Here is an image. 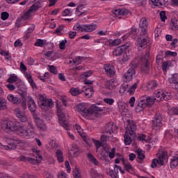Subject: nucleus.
<instances>
[{"label":"nucleus","mask_w":178,"mask_h":178,"mask_svg":"<svg viewBox=\"0 0 178 178\" xmlns=\"http://www.w3.org/2000/svg\"><path fill=\"white\" fill-rule=\"evenodd\" d=\"M1 127L6 133H10V131H15V133L22 137V138H33L35 134V128L33 122L28 121V127L24 128L18 122H13V121L4 120L1 122Z\"/></svg>","instance_id":"1"},{"label":"nucleus","mask_w":178,"mask_h":178,"mask_svg":"<svg viewBox=\"0 0 178 178\" xmlns=\"http://www.w3.org/2000/svg\"><path fill=\"white\" fill-rule=\"evenodd\" d=\"M93 143L96 147V152H98V149L102 147L99 154L103 158V161L106 165H109L111 163L110 159H112V148L108 145H104L100 140H93Z\"/></svg>","instance_id":"2"},{"label":"nucleus","mask_w":178,"mask_h":178,"mask_svg":"<svg viewBox=\"0 0 178 178\" xmlns=\"http://www.w3.org/2000/svg\"><path fill=\"white\" fill-rule=\"evenodd\" d=\"M76 111L81 113L83 118H87V117L90 116V115L98 113L99 112H102L104 109L95 104H93L90 108H88L87 104L82 103L76 106Z\"/></svg>","instance_id":"3"},{"label":"nucleus","mask_w":178,"mask_h":178,"mask_svg":"<svg viewBox=\"0 0 178 178\" xmlns=\"http://www.w3.org/2000/svg\"><path fill=\"white\" fill-rule=\"evenodd\" d=\"M149 58V53L146 52V54L143 56L142 55L138 56L135 58L131 62V66L132 69H136L138 66L142 65L141 69L143 72H147L149 70V63H148V59Z\"/></svg>","instance_id":"4"},{"label":"nucleus","mask_w":178,"mask_h":178,"mask_svg":"<svg viewBox=\"0 0 178 178\" xmlns=\"http://www.w3.org/2000/svg\"><path fill=\"white\" fill-rule=\"evenodd\" d=\"M154 97L149 96H143L138 100L136 101L135 111L137 113L143 112L147 106H152L155 104Z\"/></svg>","instance_id":"5"},{"label":"nucleus","mask_w":178,"mask_h":178,"mask_svg":"<svg viewBox=\"0 0 178 178\" xmlns=\"http://www.w3.org/2000/svg\"><path fill=\"white\" fill-rule=\"evenodd\" d=\"M136 131H137V125L134 121H128L127 126V131L124 136V140L125 145H130L133 139L131 137L136 136Z\"/></svg>","instance_id":"6"},{"label":"nucleus","mask_w":178,"mask_h":178,"mask_svg":"<svg viewBox=\"0 0 178 178\" xmlns=\"http://www.w3.org/2000/svg\"><path fill=\"white\" fill-rule=\"evenodd\" d=\"M63 105L57 104V116L58 118V120L60 122V126L65 129V130H69V125L67 124V121H66V115H65L64 107H66L67 105V102L66 100L63 101Z\"/></svg>","instance_id":"7"},{"label":"nucleus","mask_w":178,"mask_h":178,"mask_svg":"<svg viewBox=\"0 0 178 178\" xmlns=\"http://www.w3.org/2000/svg\"><path fill=\"white\" fill-rule=\"evenodd\" d=\"M32 152L33 155L35 156V159H33L31 157H28L24 155H21L19 156L18 159L21 161V162H29V163H31L32 165H35V163H38L42 161V157L41 156V151L40 149L33 147L32 148Z\"/></svg>","instance_id":"8"},{"label":"nucleus","mask_w":178,"mask_h":178,"mask_svg":"<svg viewBox=\"0 0 178 178\" xmlns=\"http://www.w3.org/2000/svg\"><path fill=\"white\" fill-rule=\"evenodd\" d=\"M157 159H154L152 161L151 168H156L158 165L163 166L165 163H168V152L159 151L156 154Z\"/></svg>","instance_id":"9"},{"label":"nucleus","mask_w":178,"mask_h":178,"mask_svg":"<svg viewBox=\"0 0 178 178\" xmlns=\"http://www.w3.org/2000/svg\"><path fill=\"white\" fill-rule=\"evenodd\" d=\"M97 28V26L95 24H80L77 23L73 26V29L75 31H79L81 33H92V31H95Z\"/></svg>","instance_id":"10"},{"label":"nucleus","mask_w":178,"mask_h":178,"mask_svg":"<svg viewBox=\"0 0 178 178\" xmlns=\"http://www.w3.org/2000/svg\"><path fill=\"white\" fill-rule=\"evenodd\" d=\"M152 98H155V101H169V99H172V93L165 92L162 89H158L155 91L154 95Z\"/></svg>","instance_id":"11"},{"label":"nucleus","mask_w":178,"mask_h":178,"mask_svg":"<svg viewBox=\"0 0 178 178\" xmlns=\"http://www.w3.org/2000/svg\"><path fill=\"white\" fill-rule=\"evenodd\" d=\"M8 145H3L0 143V149H16L17 144H19V140L16 138H7L6 140Z\"/></svg>","instance_id":"12"},{"label":"nucleus","mask_w":178,"mask_h":178,"mask_svg":"<svg viewBox=\"0 0 178 178\" xmlns=\"http://www.w3.org/2000/svg\"><path fill=\"white\" fill-rule=\"evenodd\" d=\"M140 37L137 39L136 45L138 49L147 48L149 38H148V33L140 34Z\"/></svg>","instance_id":"13"},{"label":"nucleus","mask_w":178,"mask_h":178,"mask_svg":"<svg viewBox=\"0 0 178 178\" xmlns=\"http://www.w3.org/2000/svg\"><path fill=\"white\" fill-rule=\"evenodd\" d=\"M162 115L156 114L154 119L152 120V129L156 131H158L160 129L162 128Z\"/></svg>","instance_id":"14"},{"label":"nucleus","mask_w":178,"mask_h":178,"mask_svg":"<svg viewBox=\"0 0 178 178\" xmlns=\"http://www.w3.org/2000/svg\"><path fill=\"white\" fill-rule=\"evenodd\" d=\"M39 106L42 111L47 112V111H49V109L54 108V102H52L51 99H46L43 102L39 103Z\"/></svg>","instance_id":"15"},{"label":"nucleus","mask_w":178,"mask_h":178,"mask_svg":"<svg viewBox=\"0 0 178 178\" xmlns=\"http://www.w3.org/2000/svg\"><path fill=\"white\" fill-rule=\"evenodd\" d=\"M136 77V71L134 68H129L127 72L123 75L122 79L125 83L131 81Z\"/></svg>","instance_id":"16"},{"label":"nucleus","mask_w":178,"mask_h":178,"mask_svg":"<svg viewBox=\"0 0 178 178\" xmlns=\"http://www.w3.org/2000/svg\"><path fill=\"white\" fill-rule=\"evenodd\" d=\"M129 10L126 8H118L113 11L112 16L115 19H122L121 16H127Z\"/></svg>","instance_id":"17"},{"label":"nucleus","mask_w":178,"mask_h":178,"mask_svg":"<svg viewBox=\"0 0 178 178\" xmlns=\"http://www.w3.org/2000/svg\"><path fill=\"white\" fill-rule=\"evenodd\" d=\"M148 29V21L145 17L141 18L139 23V32L140 34H147Z\"/></svg>","instance_id":"18"},{"label":"nucleus","mask_w":178,"mask_h":178,"mask_svg":"<svg viewBox=\"0 0 178 178\" xmlns=\"http://www.w3.org/2000/svg\"><path fill=\"white\" fill-rule=\"evenodd\" d=\"M129 47H130L129 43H127L121 47H118L115 49H114V50L113 51V55L114 56H120V55H122V54H123L124 51H126L127 49H129Z\"/></svg>","instance_id":"19"},{"label":"nucleus","mask_w":178,"mask_h":178,"mask_svg":"<svg viewBox=\"0 0 178 178\" xmlns=\"http://www.w3.org/2000/svg\"><path fill=\"white\" fill-rule=\"evenodd\" d=\"M26 102H27L28 108L29 109L30 112H32L34 113V112L37 111V104H35V102L33 99V97L28 96Z\"/></svg>","instance_id":"20"},{"label":"nucleus","mask_w":178,"mask_h":178,"mask_svg":"<svg viewBox=\"0 0 178 178\" xmlns=\"http://www.w3.org/2000/svg\"><path fill=\"white\" fill-rule=\"evenodd\" d=\"M35 123L40 131H45L47 130V125L44 123V121L40 119L39 117H34Z\"/></svg>","instance_id":"21"},{"label":"nucleus","mask_w":178,"mask_h":178,"mask_svg":"<svg viewBox=\"0 0 178 178\" xmlns=\"http://www.w3.org/2000/svg\"><path fill=\"white\" fill-rule=\"evenodd\" d=\"M15 115L22 123H26V122H27V115H26V113L20 108L15 109Z\"/></svg>","instance_id":"22"},{"label":"nucleus","mask_w":178,"mask_h":178,"mask_svg":"<svg viewBox=\"0 0 178 178\" xmlns=\"http://www.w3.org/2000/svg\"><path fill=\"white\" fill-rule=\"evenodd\" d=\"M82 92H84L86 97H88V98H91L92 94H94V89L91 86H86L82 88Z\"/></svg>","instance_id":"23"},{"label":"nucleus","mask_w":178,"mask_h":178,"mask_svg":"<svg viewBox=\"0 0 178 178\" xmlns=\"http://www.w3.org/2000/svg\"><path fill=\"white\" fill-rule=\"evenodd\" d=\"M129 37H130V38H132V40H136V38H137V29L132 28L129 33H127L122 36V39L127 40Z\"/></svg>","instance_id":"24"},{"label":"nucleus","mask_w":178,"mask_h":178,"mask_svg":"<svg viewBox=\"0 0 178 178\" xmlns=\"http://www.w3.org/2000/svg\"><path fill=\"white\" fill-rule=\"evenodd\" d=\"M7 99L9 102H11V104H13L14 105H19L20 102H22V99L12 94L8 95Z\"/></svg>","instance_id":"25"},{"label":"nucleus","mask_w":178,"mask_h":178,"mask_svg":"<svg viewBox=\"0 0 178 178\" xmlns=\"http://www.w3.org/2000/svg\"><path fill=\"white\" fill-rule=\"evenodd\" d=\"M24 76L26 80H28V82L29 83L31 87H32L33 90H36L37 84L35 83L34 79H33V76H31V74L27 72H25Z\"/></svg>","instance_id":"26"},{"label":"nucleus","mask_w":178,"mask_h":178,"mask_svg":"<svg viewBox=\"0 0 178 178\" xmlns=\"http://www.w3.org/2000/svg\"><path fill=\"white\" fill-rule=\"evenodd\" d=\"M170 29L172 31H178V20L177 18H172L171 19Z\"/></svg>","instance_id":"27"},{"label":"nucleus","mask_w":178,"mask_h":178,"mask_svg":"<svg viewBox=\"0 0 178 178\" xmlns=\"http://www.w3.org/2000/svg\"><path fill=\"white\" fill-rule=\"evenodd\" d=\"M118 104L120 112H122L124 113H127V112H129L127 104L124 103V102H119Z\"/></svg>","instance_id":"28"},{"label":"nucleus","mask_w":178,"mask_h":178,"mask_svg":"<svg viewBox=\"0 0 178 178\" xmlns=\"http://www.w3.org/2000/svg\"><path fill=\"white\" fill-rule=\"evenodd\" d=\"M178 165V152H176L175 156L170 159V168L175 169Z\"/></svg>","instance_id":"29"},{"label":"nucleus","mask_w":178,"mask_h":178,"mask_svg":"<svg viewBox=\"0 0 178 178\" xmlns=\"http://www.w3.org/2000/svg\"><path fill=\"white\" fill-rule=\"evenodd\" d=\"M70 92L72 95L74 97H76L77 95H80L81 92H83L82 88H71L70 90Z\"/></svg>","instance_id":"30"},{"label":"nucleus","mask_w":178,"mask_h":178,"mask_svg":"<svg viewBox=\"0 0 178 178\" xmlns=\"http://www.w3.org/2000/svg\"><path fill=\"white\" fill-rule=\"evenodd\" d=\"M56 156L59 163H62V162H64L65 158L63 157V152H62V150L57 149L56 152Z\"/></svg>","instance_id":"31"},{"label":"nucleus","mask_w":178,"mask_h":178,"mask_svg":"<svg viewBox=\"0 0 178 178\" xmlns=\"http://www.w3.org/2000/svg\"><path fill=\"white\" fill-rule=\"evenodd\" d=\"M74 128L76 129V131H78L79 136H81L83 140H86V138H87V136H86V134H84V131H83V129H81V126L76 124H75Z\"/></svg>","instance_id":"32"},{"label":"nucleus","mask_w":178,"mask_h":178,"mask_svg":"<svg viewBox=\"0 0 178 178\" xmlns=\"http://www.w3.org/2000/svg\"><path fill=\"white\" fill-rule=\"evenodd\" d=\"M40 8H42L41 6V2H40V1L35 2L29 8V10L32 13V12H36V10H38V9H40Z\"/></svg>","instance_id":"33"},{"label":"nucleus","mask_w":178,"mask_h":178,"mask_svg":"<svg viewBox=\"0 0 178 178\" xmlns=\"http://www.w3.org/2000/svg\"><path fill=\"white\" fill-rule=\"evenodd\" d=\"M87 157L89 159L90 162H91V163H93L95 166H98L99 162H98V160L95 159V157L94 156V155H92V154L88 153Z\"/></svg>","instance_id":"34"},{"label":"nucleus","mask_w":178,"mask_h":178,"mask_svg":"<svg viewBox=\"0 0 178 178\" xmlns=\"http://www.w3.org/2000/svg\"><path fill=\"white\" fill-rule=\"evenodd\" d=\"M104 69L108 77H112V65L105 64L104 65Z\"/></svg>","instance_id":"35"},{"label":"nucleus","mask_w":178,"mask_h":178,"mask_svg":"<svg viewBox=\"0 0 178 178\" xmlns=\"http://www.w3.org/2000/svg\"><path fill=\"white\" fill-rule=\"evenodd\" d=\"M148 90H155L158 87V82L156 81H150L147 86Z\"/></svg>","instance_id":"36"},{"label":"nucleus","mask_w":178,"mask_h":178,"mask_svg":"<svg viewBox=\"0 0 178 178\" xmlns=\"http://www.w3.org/2000/svg\"><path fill=\"white\" fill-rule=\"evenodd\" d=\"M154 6H163L168 0H151Z\"/></svg>","instance_id":"37"},{"label":"nucleus","mask_w":178,"mask_h":178,"mask_svg":"<svg viewBox=\"0 0 178 178\" xmlns=\"http://www.w3.org/2000/svg\"><path fill=\"white\" fill-rule=\"evenodd\" d=\"M119 170L122 175H124V170H122V167L115 165L114 166V172L115 175H114V177H118V173H119Z\"/></svg>","instance_id":"38"},{"label":"nucleus","mask_w":178,"mask_h":178,"mask_svg":"<svg viewBox=\"0 0 178 178\" xmlns=\"http://www.w3.org/2000/svg\"><path fill=\"white\" fill-rule=\"evenodd\" d=\"M47 44V40H44L42 39H37L36 42H35V47H42L44 45Z\"/></svg>","instance_id":"39"},{"label":"nucleus","mask_w":178,"mask_h":178,"mask_svg":"<svg viewBox=\"0 0 178 178\" xmlns=\"http://www.w3.org/2000/svg\"><path fill=\"white\" fill-rule=\"evenodd\" d=\"M170 65H171L170 61H165L164 63H163L162 64L163 72L164 73H166L169 67H170Z\"/></svg>","instance_id":"40"},{"label":"nucleus","mask_w":178,"mask_h":178,"mask_svg":"<svg viewBox=\"0 0 178 178\" xmlns=\"http://www.w3.org/2000/svg\"><path fill=\"white\" fill-rule=\"evenodd\" d=\"M31 17V12L29 9L26 12H25L23 15L21 17L22 20H29Z\"/></svg>","instance_id":"41"},{"label":"nucleus","mask_w":178,"mask_h":178,"mask_svg":"<svg viewBox=\"0 0 178 178\" xmlns=\"http://www.w3.org/2000/svg\"><path fill=\"white\" fill-rule=\"evenodd\" d=\"M138 81H137V83H134L129 88V90H128V92H129V94L131 95H133L134 94V92H136V90L137 89V84H138Z\"/></svg>","instance_id":"42"},{"label":"nucleus","mask_w":178,"mask_h":178,"mask_svg":"<svg viewBox=\"0 0 178 178\" xmlns=\"http://www.w3.org/2000/svg\"><path fill=\"white\" fill-rule=\"evenodd\" d=\"M63 16H72L73 15V10L72 8H66L62 12Z\"/></svg>","instance_id":"43"},{"label":"nucleus","mask_w":178,"mask_h":178,"mask_svg":"<svg viewBox=\"0 0 178 178\" xmlns=\"http://www.w3.org/2000/svg\"><path fill=\"white\" fill-rule=\"evenodd\" d=\"M6 109V100L3 97H0V111Z\"/></svg>","instance_id":"44"},{"label":"nucleus","mask_w":178,"mask_h":178,"mask_svg":"<svg viewBox=\"0 0 178 178\" xmlns=\"http://www.w3.org/2000/svg\"><path fill=\"white\" fill-rule=\"evenodd\" d=\"M123 165L127 172H130V170H133V165H131L130 163L123 161Z\"/></svg>","instance_id":"45"},{"label":"nucleus","mask_w":178,"mask_h":178,"mask_svg":"<svg viewBox=\"0 0 178 178\" xmlns=\"http://www.w3.org/2000/svg\"><path fill=\"white\" fill-rule=\"evenodd\" d=\"M83 10V5L78 6L76 8V13L77 16H81L82 15H84V11Z\"/></svg>","instance_id":"46"},{"label":"nucleus","mask_w":178,"mask_h":178,"mask_svg":"<svg viewBox=\"0 0 178 178\" xmlns=\"http://www.w3.org/2000/svg\"><path fill=\"white\" fill-rule=\"evenodd\" d=\"M48 67L50 73H52L53 74H58V70L56 69V67L54 65H48Z\"/></svg>","instance_id":"47"},{"label":"nucleus","mask_w":178,"mask_h":178,"mask_svg":"<svg viewBox=\"0 0 178 178\" xmlns=\"http://www.w3.org/2000/svg\"><path fill=\"white\" fill-rule=\"evenodd\" d=\"M108 140H109V136L107 135L103 134L101 136V142L102 143L103 145H108V144H106V141H108Z\"/></svg>","instance_id":"48"},{"label":"nucleus","mask_w":178,"mask_h":178,"mask_svg":"<svg viewBox=\"0 0 178 178\" xmlns=\"http://www.w3.org/2000/svg\"><path fill=\"white\" fill-rule=\"evenodd\" d=\"M67 42V40L66 39L62 40L59 44V49L61 50L66 49V43Z\"/></svg>","instance_id":"49"},{"label":"nucleus","mask_w":178,"mask_h":178,"mask_svg":"<svg viewBox=\"0 0 178 178\" xmlns=\"http://www.w3.org/2000/svg\"><path fill=\"white\" fill-rule=\"evenodd\" d=\"M105 133L107 134H112V125L111 124H107L105 127Z\"/></svg>","instance_id":"50"},{"label":"nucleus","mask_w":178,"mask_h":178,"mask_svg":"<svg viewBox=\"0 0 178 178\" xmlns=\"http://www.w3.org/2000/svg\"><path fill=\"white\" fill-rule=\"evenodd\" d=\"M83 57L81 56H76L75 58L72 60L73 65H80L81 63V59Z\"/></svg>","instance_id":"51"},{"label":"nucleus","mask_w":178,"mask_h":178,"mask_svg":"<svg viewBox=\"0 0 178 178\" xmlns=\"http://www.w3.org/2000/svg\"><path fill=\"white\" fill-rule=\"evenodd\" d=\"M159 15H160L161 21L165 22L166 19H168V17H166V12L161 11Z\"/></svg>","instance_id":"52"},{"label":"nucleus","mask_w":178,"mask_h":178,"mask_svg":"<svg viewBox=\"0 0 178 178\" xmlns=\"http://www.w3.org/2000/svg\"><path fill=\"white\" fill-rule=\"evenodd\" d=\"M16 81H17V76L16 75H13L8 79V83H16Z\"/></svg>","instance_id":"53"},{"label":"nucleus","mask_w":178,"mask_h":178,"mask_svg":"<svg viewBox=\"0 0 178 178\" xmlns=\"http://www.w3.org/2000/svg\"><path fill=\"white\" fill-rule=\"evenodd\" d=\"M162 32V30H161L160 28H156L154 30V37L156 40H158V38L159 35H161V33Z\"/></svg>","instance_id":"54"},{"label":"nucleus","mask_w":178,"mask_h":178,"mask_svg":"<svg viewBox=\"0 0 178 178\" xmlns=\"http://www.w3.org/2000/svg\"><path fill=\"white\" fill-rule=\"evenodd\" d=\"M76 35H77V32L76 31H70L69 33H68V37L69 38H70L71 40H73L76 38Z\"/></svg>","instance_id":"55"},{"label":"nucleus","mask_w":178,"mask_h":178,"mask_svg":"<svg viewBox=\"0 0 178 178\" xmlns=\"http://www.w3.org/2000/svg\"><path fill=\"white\" fill-rule=\"evenodd\" d=\"M164 137L165 138H166V140H170V138H172V135L170 133V131L167 130L165 131V134H164Z\"/></svg>","instance_id":"56"},{"label":"nucleus","mask_w":178,"mask_h":178,"mask_svg":"<svg viewBox=\"0 0 178 178\" xmlns=\"http://www.w3.org/2000/svg\"><path fill=\"white\" fill-rule=\"evenodd\" d=\"M165 56H177V53L176 51H170L168 50L165 51Z\"/></svg>","instance_id":"57"},{"label":"nucleus","mask_w":178,"mask_h":178,"mask_svg":"<svg viewBox=\"0 0 178 178\" xmlns=\"http://www.w3.org/2000/svg\"><path fill=\"white\" fill-rule=\"evenodd\" d=\"M130 59V55L127 52H124L122 57L123 62H127Z\"/></svg>","instance_id":"58"},{"label":"nucleus","mask_w":178,"mask_h":178,"mask_svg":"<svg viewBox=\"0 0 178 178\" xmlns=\"http://www.w3.org/2000/svg\"><path fill=\"white\" fill-rule=\"evenodd\" d=\"M34 29H35V25L32 24L30 28L25 31V33H26L27 34H31V33L34 31Z\"/></svg>","instance_id":"59"},{"label":"nucleus","mask_w":178,"mask_h":178,"mask_svg":"<svg viewBox=\"0 0 178 178\" xmlns=\"http://www.w3.org/2000/svg\"><path fill=\"white\" fill-rule=\"evenodd\" d=\"M129 104L131 108H133L136 104V97H131L129 99Z\"/></svg>","instance_id":"60"},{"label":"nucleus","mask_w":178,"mask_h":178,"mask_svg":"<svg viewBox=\"0 0 178 178\" xmlns=\"http://www.w3.org/2000/svg\"><path fill=\"white\" fill-rule=\"evenodd\" d=\"M58 178H67V174L63 171H61L58 172Z\"/></svg>","instance_id":"61"},{"label":"nucleus","mask_w":178,"mask_h":178,"mask_svg":"<svg viewBox=\"0 0 178 178\" xmlns=\"http://www.w3.org/2000/svg\"><path fill=\"white\" fill-rule=\"evenodd\" d=\"M138 140H140V141H143L145 143H147V136L145 134H140L138 136Z\"/></svg>","instance_id":"62"},{"label":"nucleus","mask_w":178,"mask_h":178,"mask_svg":"<svg viewBox=\"0 0 178 178\" xmlns=\"http://www.w3.org/2000/svg\"><path fill=\"white\" fill-rule=\"evenodd\" d=\"M74 178H81V175L78 169H75L74 171Z\"/></svg>","instance_id":"63"},{"label":"nucleus","mask_w":178,"mask_h":178,"mask_svg":"<svg viewBox=\"0 0 178 178\" xmlns=\"http://www.w3.org/2000/svg\"><path fill=\"white\" fill-rule=\"evenodd\" d=\"M9 17V13L6 12L1 13V19L2 20H6Z\"/></svg>","instance_id":"64"}]
</instances>
